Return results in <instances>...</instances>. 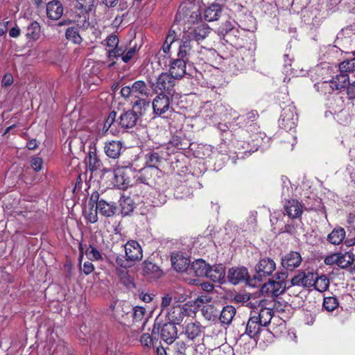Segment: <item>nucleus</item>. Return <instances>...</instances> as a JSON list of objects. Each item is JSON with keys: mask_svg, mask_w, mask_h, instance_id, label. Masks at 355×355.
<instances>
[{"mask_svg": "<svg viewBox=\"0 0 355 355\" xmlns=\"http://www.w3.org/2000/svg\"><path fill=\"white\" fill-rule=\"evenodd\" d=\"M313 286L318 291L324 292L329 286V280L326 275H323L320 277L316 275Z\"/></svg>", "mask_w": 355, "mask_h": 355, "instance_id": "nucleus-41", "label": "nucleus"}, {"mask_svg": "<svg viewBox=\"0 0 355 355\" xmlns=\"http://www.w3.org/2000/svg\"><path fill=\"white\" fill-rule=\"evenodd\" d=\"M162 157L157 152L150 151L146 155V162L148 167H157L161 163Z\"/></svg>", "mask_w": 355, "mask_h": 355, "instance_id": "nucleus-42", "label": "nucleus"}, {"mask_svg": "<svg viewBox=\"0 0 355 355\" xmlns=\"http://www.w3.org/2000/svg\"><path fill=\"white\" fill-rule=\"evenodd\" d=\"M175 34V33L173 31V33H169L168 35H167V37L165 40V42L162 46V50H163L164 53H168L171 45L174 42Z\"/></svg>", "mask_w": 355, "mask_h": 355, "instance_id": "nucleus-59", "label": "nucleus"}, {"mask_svg": "<svg viewBox=\"0 0 355 355\" xmlns=\"http://www.w3.org/2000/svg\"><path fill=\"white\" fill-rule=\"evenodd\" d=\"M201 19V12L198 9L191 11L186 6L180 7L175 18V21H182L184 25L188 24V28H190V25L198 23Z\"/></svg>", "mask_w": 355, "mask_h": 355, "instance_id": "nucleus-6", "label": "nucleus"}, {"mask_svg": "<svg viewBox=\"0 0 355 355\" xmlns=\"http://www.w3.org/2000/svg\"><path fill=\"white\" fill-rule=\"evenodd\" d=\"M138 115L131 110L123 111L117 119V125L123 129L132 128L138 121Z\"/></svg>", "mask_w": 355, "mask_h": 355, "instance_id": "nucleus-14", "label": "nucleus"}, {"mask_svg": "<svg viewBox=\"0 0 355 355\" xmlns=\"http://www.w3.org/2000/svg\"><path fill=\"white\" fill-rule=\"evenodd\" d=\"M146 314V309L141 306H135L134 308V311L132 313L133 322H141V327H144L146 322V319L144 318V315Z\"/></svg>", "mask_w": 355, "mask_h": 355, "instance_id": "nucleus-43", "label": "nucleus"}, {"mask_svg": "<svg viewBox=\"0 0 355 355\" xmlns=\"http://www.w3.org/2000/svg\"><path fill=\"white\" fill-rule=\"evenodd\" d=\"M63 6L60 1L53 0L46 4V15L52 20H58L63 15Z\"/></svg>", "mask_w": 355, "mask_h": 355, "instance_id": "nucleus-21", "label": "nucleus"}, {"mask_svg": "<svg viewBox=\"0 0 355 355\" xmlns=\"http://www.w3.org/2000/svg\"><path fill=\"white\" fill-rule=\"evenodd\" d=\"M316 86L318 87V89H320L321 92L324 93H331L335 90L333 89V84H331V80L329 81H323L322 83H319Z\"/></svg>", "mask_w": 355, "mask_h": 355, "instance_id": "nucleus-58", "label": "nucleus"}, {"mask_svg": "<svg viewBox=\"0 0 355 355\" xmlns=\"http://www.w3.org/2000/svg\"><path fill=\"white\" fill-rule=\"evenodd\" d=\"M114 179L120 189L131 187L137 182V170L132 166H118L114 171Z\"/></svg>", "mask_w": 355, "mask_h": 355, "instance_id": "nucleus-3", "label": "nucleus"}, {"mask_svg": "<svg viewBox=\"0 0 355 355\" xmlns=\"http://www.w3.org/2000/svg\"><path fill=\"white\" fill-rule=\"evenodd\" d=\"M209 33V28L207 24H202L196 27L191 32L186 33V35L190 37L192 40L198 43L203 40Z\"/></svg>", "mask_w": 355, "mask_h": 355, "instance_id": "nucleus-25", "label": "nucleus"}, {"mask_svg": "<svg viewBox=\"0 0 355 355\" xmlns=\"http://www.w3.org/2000/svg\"><path fill=\"white\" fill-rule=\"evenodd\" d=\"M345 237V230L341 227L334 228L328 235L327 240L334 245L340 244Z\"/></svg>", "mask_w": 355, "mask_h": 355, "instance_id": "nucleus-32", "label": "nucleus"}, {"mask_svg": "<svg viewBox=\"0 0 355 355\" xmlns=\"http://www.w3.org/2000/svg\"><path fill=\"white\" fill-rule=\"evenodd\" d=\"M120 205L121 207V214L128 216L130 214L135 208V203L131 197L122 196L120 199Z\"/></svg>", "mask_w": 355, "mask_h": 355, "instance_id": "nucleus-33", "label": "nucleus"}, {"mask_svg": "<svg viewBox=\"0 0 355 355\" xmlns=\"http://www.w3.org/2000/svg\"><path fill=\"white\" fill-rule=\"evenodd\" d=\"M116 116L117 113L115 111L110 112L103 125V129H105V131H107L112 125L115 128L119 126L117 125Z\"/></svg>", "mask_w": 355, "mask_h": 355, "instance_id": "nucleus-49", "label": "nucleus"}, {"mask_svg": "<svg viewBox=\"0 0 355 355\" xmlns=\"http://www.w3.org/2000/svg\"><path fill=\"white\" fill-rule=\"evenodd\" d=\"M142 274L146 278L155 280L160 278L163 272L157 265L151 261L146 260L142 263Z\"/></svg>", "mask_w": 355, "mask_h": 355, "instance_id": "nucleus-16", "label": "nucleus"}, {"mask_svg": "<svg viewBox=\"0 0 355 355\" xmlns=\"http://www.w3.org/2000/svg\"><path fill=\"white\" fill-rule=\"evenodd\" d=\"M152 107L153 114L155 116L165 118L164 114L168 112H174V109L171 105L168 96L164 93L158 94L153 101Z\"/></svg>", "mask_w": 355, "mask_h": 355, "instance_id": "nucleus-5", "label": "nucleus"}, {"mask_svg": "<svg viewBox=\"0 0 355 355\" xmlns=\"http://www.w3.org/2000/svg\"><path fill=\"white\" fill-rule=\"evenodd\" d=\"M285 211L291 218H298L301 216L303 209L302 205L297 200H288L284 206Z\"/></svg>", "mask_w": 355, "mask_h": 355, "instance_id": "nucleus-23", "label": "nucleus"}, {"mask_svg": "<svg viewBox=\"0 0 355 355\" xmlns=\"http://www.w3.org/2000/svg\"><path fill=\"white\" fill-rule=\"evenodd\" d=\"M26 37L29 40H36L40 35V25L36 21H30L26 28Z\"/></svg>", "mask_w": 355, "mask_h": 355, "instance_id": "nucleus-34", "label": "nucleus"}, {"mask_svg": "<svg viewBox=\"0 0 355 355\" xmlns=\"http://www.w3.org/2000/svg\"><path fill=\"white\" fill-rule=\"evenodd\" d=\"M191 42L190 37L187 36L184 33L179 46L178 58L187 60V57L190 55L192 49Z\"/></svg>", "mask_w": 355, "mask_h": 355, "instance_id": "nucleus-27", "label": "nucleus"}, {"mask_svg": "<svg viewBox=\"0 0 355 355\" xmlns=\"http://www.w3.org/2000/svg\"><path fill=\"white\" fill-rule=\"evenodd\" d=\"M137 52L136 46L130 47L128 50H124L123 55L122 56L123 62L128 63L135 55Z\"/></svg>", "mask_w": 355, "mask_h": 355, "instance_id": "nucleus-61", "label": "nucleus"}, {"mask_svg": "<svg viewBox=\"0 0 355 355\" xmlns=\"http://www.w3.org/2000/svg\"><path fill=\"white\" fill-rule=\"evenodd\" d=\"M302 261V256L298 252L291 251L282 257L281 265L287 271H293L300 266Z\"/></svg>", "mask_w": 355, "mask_h": 355, "instance_id": "nucleus-11", "label": "nucleus"}, {"mask_svg": "<svg viewBox=\"0 0 355 355\" xmlns=\"http://www.w3.org/2000/svg\"><path fill=\"white\" fill-rule=\"evenodd\" d=\"M80 26L78 24H76L67 28L65 31V37L67 40L74 44H80L83 41V39L80 35Z\"/></svg>", "mask_w": 355, "mask_h": 355, "instance_id": "nucleus-29", "label": "nucleus"}, {"mask_svg": "<svg viewBox=\"0 0 355 355\" xmlns=\"http://www.w3.org/2000/svg\"><path fill=\"white\" fill-rule=\"evenodd\" d=\"M149 108L150 101L144 98H139L132 103V109L130 110L135 114H138V118L139 119L146 114Z\"/></svg>", "mask_w": 355, "mask_h": 355, "instance_id": "nucleus-28", "label": "nucleus"}, {"mask_svg": "<svg viewBox=\"0 0 355 355\" xmlns=\"http://www.w3.org/2000/svg\"><path fill=\"white\" fill-rule=\"evenodd\" d=\"M32 168L35 171H40L43 166V159L39 157H34L31 160Z\"/></svg>", "mask_w": 355, "mask_h": 355, "instance_id": "nucleus-64", "label": "nucleus"}, {"mask_svg": "<svg viewBox=\"0 0 355 355\" xmlns=\"http://www.w3.org/2000/svg\"><path fill=\"white\" fill-rule=\"evenodd\" d=\"M173 347L175 355H186L187 345L184 342H177Z\"/></svg>", "mask_w": 355, "mask_h": 355, "instance_id": "nucleus-62", "label": "nucleus"}, {"mask_svg": "<svg viewBox=\"0 0 355 355\" xmlns=\"http://www.w3.org/2000/svg\"><path fill=\"white\" fill-rule=\"evenodd\" d=\"M316 275V274H314L313 272H302V277H304L303 287L309 288L311 286H313Z\"/></svg>", "mask_w": 355, "mask_h": 355, "instance_id": "nucleus-53", "label": "nucleus"}, {"mask_svg": "<svg viewBox=\"0 0 355 355\" xmlns=\"http://www.w3.org/2000/svg\"><path fill=\"white\" fill-rule=\"evenodd\" d=\"M297 121V115L295 112V106L291 104L284 107L279 119V124L282 128L286 130L284 135L286 140L283 142L285 145V150H292L296 144V137L287 132V131L295 128Z\"/></svg>", "mask_w": 355, "mask_h": 355, "instance_id": "nucleus-1", "label": "nucleus"}, {"mask_svg": "<svg viewBox=\"0 0 355 355\" xmlns=\"http://www.w3.org/2000/svg\"><path fill=\"white\" fill-rule=\"evenodd\" d=\"M248 270L245 268H232L230 269L227 275L228 280L232 284H237L241 281L250 279L248 277Z\"/></svg>", "mask_w": 355, "mask_h": 355, "instance_id": "nucleus-22", "label": "nucleus"}, {"mask_svg": "<svg viewBox=\"0 0 355 355\" xmlns=\"http://www.w3.org/2000/svg\"><path fill=\"white\" fill-rule=\"evenodd\" d=\"M229 149L230 151L234 150V153L236 155L238 158H243L244 155H246L247 153H250L257 150V148L254 150L250 148L249 142L239 140L232 141V144H229Z\"/></svg>", "mask_w": 355, "mask_h": 355, "instance_id": "nucleus-17", "label": "nucleus"}, {"mask_svg": "<svg viewBox=\"0 0 355 355\" xmlns=\"http://www.w3.org/2000/svg\"><path fill=\"white\" fill-rule=\"evenodd\" d=\"M354 263V254L351 252L338 253L337 266L341 268H345Z\"/></svg>", "mask_w": 355, "mask_h": 355, "instance_id": "nucleus-36", "label": "nucleus"}, {"mask_svg": "<svg viewBox=\"0 0 355 355\" xmlns=\"http://www.w3.org/2000/svg\"><path fill=\"white\" fill-rule=\"evenodd\" d=\"M94 0H76L72 6L78 15L88 14L94 6Z\"/></svg>", "mask_w": 355, "mask_h": 355, "instance_id": "nucleus-30", "label": "nucleus"}, {"mask_svg": "<svg viewBox=\"0 0 355 355\" xmlns=\"http://www.w3.org/2000/svg\"><path fill=\"white\" fill-rule=\"evenodd\" d=\"M273 289L272 282L271 280H269L268 282L262 285L260 291L262 295L274 297Z\"/></svg>", "mask_w": 355, "mask_h": 355, "instance_id": "nucleus-60", "label": "nucleus"}, {"mask_svg": "<svg viewBox=\"0 0 355 355\" xmlns=\"http://www.w3.org/2000/svg\"><path fill=\"white\" fill-rule=\"evenodd\" d=\"M123 52V48L122 46H117L116 47H114L112 49H109L107 51V56L110 60H113L119 57L122 58Z\"/></svg>", "mask_w": 355, "mask_h": 355, "instance_id": "nucleus-55", "label": "nucleus"}, {"mask_svg": "<svg viewBox=\"0 0 355 355\" xmlns=\"http://www.w3.org/2000/svg\"><path fill=\"white\" fill-rule=\"evenodd\" d=\"M105 41L107 47L112 49L119 46V40L118 36L115 34H111Z\"/></svg>", "mask_w": 355, "mask_h": 355, "instance_id": "nucleus-63", "label": "nucleus"}, {"mask_svg": "<svg viewBox=\"0 0 355 355\" xmlns=\"http://www.w3.org/2000/svg\"><path fill=\"white\" fill-rule=\"evenodd\" d=\"M158 175V168L146 166L137 171V181L145 185H151Z\"/></svg>", "mask_w": 355, "mask_h": 355, "instance_id": "nucleus-12", "label": "nucleus"}, {"mask_svg": "<svg viewBox=\"0 0 355 355\" xmlns=\"http://www.w3.org/2000/svg\"><path fill=\"white\" fill-rule=\"evenodd\" d=\"M101 215L110 218L112 217L117 211L116 204L113 202H107L103 199H101L98 206H96Z\"/></svg>", "mask_w": 355, "mask_h": 355, "instance_id": "nucleus-24", "label": "nucleus"}, {"mask_svg": "<svg viewBox=\"0 0 355 355\" xmlns=\"http://www.w3.org/2000/svg\"><path fill=\"white\" fill-rule=\"evenodd\" d=\"M120 282L128 289L135 288L134 278L129 274V270H123L116 272Z\"/></svg>", "mask_w": 355, "mask_h": 355, "instance_id": "nucleus-35", "label": "nucleus"}, {"mask_svg": "<svg viewBox=\"0 0 355 355\" xmlns=\"http://www.w3.org/2000/svg\"><path fill=\"white\" fill-rule=\"evenodd\" d=\"M88 162L89 167L94 168H99L101 166V160L97 157L95 153L90 152L88 157Z\"/></svg>", "mask_w": 355, "mask_h": 355, "instance_id": "nucleus-56", "label": "nucleus"}, {"mask_svg": "<svg viewBox=\"0 0 355 355\" xmlns=\"http://www.w3.org/2000/svg\"><path fill=\"white\" fill-rule=\"evenodd\" d=\"M331 80V84H333V89L335 90H340L345 88L349 82L348 74L341 71H340L339 74L333 77Z\"/></svg>", "mask_w": 355, "mask_h": 355, "instance_id": "nucleus-31", "label": "nucleus"}, {"mask_svg": "<svg viewBox=\"0 0 355 355\" xmlns=\"http://www.w3.org/2000/svg\"><path fill=\"white\" fill-rule=\"evenodd\" d=\"M131 261L125 255H117L115 259V272L123 271L128 270L132 266L130 263Z\"/></svg>", "mask_w": 355, "mask_h": 355, "instance_id": "nucleus-39", "label": "nucleus"}, {"mask_svg": "<svg viewBox=\"0 0 355 355\" xmlns=\"http://www.w3.org/2000/svg\"><path fill=\"white\" fill-rule=\"evenodd\" d=\"M211 300V297L207 295H202L198 296L193 302V309L194 313L196 309L200 306L202 304L209 302ZM193 307V305H192Z\"/></svg>", "mask_w": 355, "mask_h": 355, "instance_id": "nucleus-57", "label": "nucleus"}, {"mask_svg": "<svg viewBox=\"0 0 355 355\" xmlns=\"http://www.w3.org/2000/svg\"><path fill=\"white\" fill-rule=\"evenodd\" d=\"M236 313V309L232 306L223 307V324H230Z\"/></svg>", "mask_w": 355, "mask_h": 355, "instance_id": "nucleus-50", "label": "nucleus"}, {"mask_svg": "<svg viewBox=\"0 0 355 355\" xmlns=\"http://www.w3.org/2000/svg\"><path fill=\"white\" fill-rule=\"evenodd\" d=\"M205 19L207 21L218 20L220 17V8L214 5L205 9L204 12Z\"/></svg>", "mask_w": 355, "mask_h": 355, "instance_id": "nucleus-40", "label": "nucleus"}, {"mask_svg": "<svg viewBox=\"0 0 355 355\" xmlns=\"http://www.w3.org/2000/svg\"><path fill=\"white\" fill-rule=\"evenodd\" d=\"M160 338L167 344H172L178 338V329L173 323L166 322L157 328Z\"/></svg>", "mask_w": 355, "mask_h": 355, "instance_id": "nucleus-10", "label": "nucleus"}, {"mask_svg": "<svg viewBox=\"0 0 355 355\" xmlns=\"http://www.w3.org/2000/svg\"><path fill=\"white\" fill-rule=\"evenodd\" d=\"M203 310L205 311V314L208 315L209 320H215L216 318L222 320V311L218 310L214 305L208 304Z\"/></svg>", "mask_w": 355, "mask_h": 355, "instance_id": "nucleus-45", "label": "nucleus"}, {"mask_svg": "<svg viewBox=\"0 0 355 355\" xmlns=\"http://www.w3.org/2000/svg\"><path fill=\"white\" fill-rule=\"evenodd\" d=\"M70 354L67 343L63 340H59L53 350L54 354L63 355L64 354Z\"/></svg>", "mask_w": 355, "mask_h": 355, "instance_id": "nucleus-54", "label": "nucleus"}, {"mask_svg": "<svg viewBox=\"0 0 355 355\" xmlns=\"http://www.w3.org/2000/svg\"><path fill=\"white\" fill-rule=\"evenodd\" d=\"M103 3L108 8H115L118 11H125L129 4L127 0H102Z\"/></svg>", "mask_w": 355, "mask_h": 355, "instance_id": "nucleus-37", "label": "nucleus"}, {"mask_svg": "<svg viewBox=\"0 0 355 355\" xmlns=\"http://www.w3.org/2000/svg\"><path fill=\"white\" fill-rule=\"evenodd\" d=\"M175 79L170 73H162L157 78L155 90L158 89L161 93L173 96Z\"/></svg>", "mask_w": 355, "mask_h": 355, "instance_id": "nucleus-7", "label": "nucleus"}, {"mask_svg": "<svg viewBox=\"0 0 355 355\" xmlns=\"http://www.w3.org/2000/svg\"><path fill=\"white\" fill-rule=\"evenodd\" d=\"M85 253L90 260L99 261L103 259L101 252L92 245H89Z\"/></svg>", "mask_w": 355, "mask_h": 355, "instance_id": "nucleus-51", "label": "nucleus"}, {"mask_svg": "<svg viewBox=\"0 0 355 355\" xmlns=\"http://www.w3.org/2000/svg\"><path fill=\"white\" fill-rule=\"evenodd\" d=\"M183 332L189 340L194 341L201 337L203 327L198 322H191L185 325Z\"/></svg>", "mask_w": 355, "mask_h": 355, "instance_id": "nucleus-19", "label": "nucleus"}, {"mask_svg": "<svg viewBox=\"0 0 355 355\" xmlns=\"http://www.w3.org/2000/svg\"><path fill=\"white\" fill-rule=\"evenodd\" d=\"M123 144L119 140H110L105 143L104 151L105 155L112 159H116L121 155Z\"/></svg>", "mask_w": 355, "mask_h": 355, "instance_id": "nucleus-20", "label": "nucleus"}, {"mask_svg": "<svg viewBox=\"0 0 355 355\" xmlns=\"http://www.w3.org/2000/svg\"><path fill=\"white\" fill-rule=\"evenodd\" d=\"M338 306V301L334 297H324L323 300V308L328 312H331Z\"/></svg>", "mask_w": 355, "mask_h": 355, "instance_id": "nucleus-47", "label": "nucleus"}, {"mask_svg": "<svg viewBox=\"0 0 355 355\" xmlns=\"http://www.w3.org/2000/svg\"><path fill=\"white\" fill-rule=\"evenodd\" d=\"M212 269L209 264L207 263L203 259H197L191 263L189 273L193 274L196 277H207L212 278Z\"/></svg>", "mask_w": 355, "mask_h": 355, "instance_id": "nucleus-9", "label": "nucleus"}, {"mask_svg": "<svg viewBox=\"0 0 355 355\" xmlns=\"http://www.w3.org/2000/svg\"><path fill=\"white\" fill-rule=\"evenodd\" d=\"M125 257L130 261L141 260L143 257V250L139 242L135 240H130L125 245Z\"/></svg>", "mask_w": 355, "mask_h": 355, "instance_id": "nucleus-15", "label": "nucleus"}, {"mask_svg": "<svg viewBox=\"0 0 355 355\" xmlns=\"http://www.w3.org/2000/svg\"><path fill=\"white\" fill-rule=\"evenodd\" d=\"M264 326L259 322L255 315H252L249 318L247 325L245 333L252 338H254L257 342L261 339V334L264 331L267 334L270 333L263 329Z\"/></svg>", "mask_w": 355, "mask_h": 355, "instance_id": "nucleus-8", "label": "nucleus"}, {"mask_svg": "<svg viewBox=\"0 0 355 355\" xmlns=\"http://www.w3.org/2000/svg\"><path fill=\"white\" fill-rule=\"evenodd\" d=\"M169 73L175 79L182 78L186 73V60L178 58L170 63Z\"/></svg>", "mask_w": 355, "mask_h": 355, "instance_id": "nucleus-18", "label": "nucleus"}, {"mask_svg": "<svg viewBox=\"0 0 355 355\" xmlns=\"http://www.w3.org/2000/svg\"><path fill=\"white\" fill-rule=\"evenodd\" d=\"M339 71L347 74L348 73L355 72V57L352 59L340 62L339 64Z\"/></svg>", "mask_w": 355, "mask_h": 355, "instance_id": "nucleus-44", "label": "nucleus"}, {"mask_svg": "<svg viewBox=\"0 0 355 355\" xmlns=\"http://www.w3.org/2000/svg\"><path fill=\"white\" fill-rule=\"evenodd\" d=\"M190 302H188L183 305L173 306L167 313L168 322L173 323L176 326L183 321L184 317L190 316L191 313H193L194 310H193L192 304L189 305Z\"/></svg>", "mask_w": 355, "mask_h": 355, "instance_id": "nucleus-4", "label": "nucleus"}, {"mask_svg": "<svg viewBox=\"0 0 355 355\" xmlns=\"http://www.w3.org/2000/svg\"><path fill=\"white\" fill-rule=\"evenodd\" d=\"M132 89L134 96L139 98L148 97L150 95V90L145 81L138 80L132 84Z\"/></svg>", "mask_w": 355, "mask_h": 355, "instance_id": "nucleus-26", "label": "nucleus"}, {"mask_svg": "<svg viewBox=\"0 0 355 355\" xmlns=\"http://www.w3.org/2000/svg\"><path fill=\"white\" fill-rule=\"evenodd\" d=\"M171 259L172 266L176 271L189 272L191 264V260L189 257L186 256L183 252H178L176 253H173Z\"/></svg>", "mask_w": 355, "mask_h": 355, "instance_id": "nucleus-13", "label": "nucleus"}, {"mask_svg": "<svg viewBox=\"0 0 355 355\" xmlns=\"http://www.w3.org/2000/svg\"><path fill=\"white\" fill-rule=\"evenodd\" d=\"M143 183L136 182L132 187H131L130 193L132 196H137L138 198H144L146 193V187L142 185Z\"/></svg>", "mask_w": 355, "mask_h": 355, "instance_id": "nucleus-48", "label": "nucleus"}, {"mask_svg": "<svg viewBox=\"0 0 355 355\" xmlns=\"http://www.w3.org/2000/svg\"><path fill=\"white\" fill-rule=\"evenodd\" d=\"M157 341L156 338H153L148 333L143 334L139 339L141 345L147 348L150 349L154 347L155 343Z\"/></svg>", "mask_w": 355, "mask_h": 355, "instance_id": "nucleus-46", "label": "nucleus"}, {"mask_svg": "<svg viewBox=\"0 0 355 355\" xmlns=\"http://www.w3.org/2000/svg\"><path fill=\"white\" fill-rule=\"evenodd\" d=\"M276 269V263L270 258L261 259L255 266L256 273L252 279H248V284L255 287L257 282H261L270 277Z\"/></svg>", "mask_w": 355, "mask_h": 355, "instance_id": "nucleus-2", "label": "nucleus"}, {"mask_svg": "<svg viewBox=\"0 0 355 355\" xmlns=\"http://www.w3.org/2000/svg\"><path fill=\"white\" fill-rule=\"evenodd\" d=\"M272 311L268 308H262L257 314L254 313L255 318L262 324L263 326L266 327L268 325L272 318Z\"/></svg>", "mask_w": 355, "mask_h": 355, "instance_id": "nucleus-38", "label": "nucleus"}, {"mask_svg": "<svg viewBox=\"0 0 355 355\" xmlns=\"http://www.w3.org/2000/svg\"><path fill=\"white\" fill-rule=\"evenodd\" d=\"M89 207H90L89 209L88 212L85 211V216L87 222L90 223H95L96 222L98 221V210L96 209V206L95 207V208L94 207H93V205Z\"/></svg>", "mask_w": 355, "mask_h": 355, "instance_id": "nucleus-52", "label": "nucleus"}]
</instances>
